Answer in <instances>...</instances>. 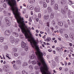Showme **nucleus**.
I'll return each instance as SVG.
<instances>
[{
  "label": "nucleus",
  "mask_w": 74,
  "mask_h": 74,
  "mask_svg": "<svg viewBox=\"0 0 74 74\" xmlns=\"http://www.w3.org/2000/svg\"><path fill=\"white\" fill-rule=\"evenodd\" d=\"M16 11L15 12H14L13 11V14L14 15L17 23L19 24L18 26L22 30V33L24 34L25 37V38H28V41L29 42H30L32 47L34 48V47H35L38 51L37 52H36V53L38 52L39 51H39L40 49L37 45V43L33 37H30L29 35V34L27 33V32L29 34H31L30 30H31V27H29L27 30L26 29L25 27V25L24 23H25V22H24V21H23L24 19H23V18L21 17V14L20 12H19L18 9L16 8Z\"/></svg>",
  "instance_id": "f257e3e1"
},
{
  "label": "nucleus",
  "mask_w": 74,
  "mask_h": 74,
  "mask_svg": "<svg viewBox=\"0 0 74 74\" xmlns=\"http://www.w3.org/2000/svg\"><path fill=\"white\" fill-rule=\"evenodd\" d=\"M6 1H7L10 7H11V9L13 12H15L16 11V8H18L17 7H14V6H15L16 4V1L15 0H6Z\"/></svg>",
  "instance_id": "f03ea898"
},
{
  "label": "nucleus",
  "mask_w": 74,
  "mask_h": 74,
  "mask_svg": "<svg viewBox=\"0 0 74 74\" xmlns=\"http://www.w3.org/2000/svg\"><path fill=\"white\" fill-rule=\"evenodd\" d=\"M10 42L12 44L14 43L15 42V44H18V42H19V40L17 38L15 40L14 38L12 37L10 39Z\"/></svg>",
  "instance_id": "7ed1b4c3"
},
{
  "label": "nucleus",
  "mask_w": 74,
  "mask_h": 74,
  "mask_svg": "<svg viewBox=\"0 0 74 74\" xmlns=\"http://www.w3.org/2000/svg\"><path fill=\"white\" fill-rule=\"evenodd\" d=\"M26 44L24 42H22L21 43V47L23 48H25V51H27L28 49V47L26 46Z\"/></svg>",
  "instance_id": "20e7f679"
},
{
  "label": "nucleus",
  "mask_w": 74,
  "mask_h": 74,
  "mask_svg": "<svg viewBox=\"0 0 74 74\" xmlns=\"http://www.w3.org/2000/svg\"><path fill=\"white\" fill-rule=\"evenodd\" d=\"M5 20L6 21V22L8 26H10L11 24L10 23V22L9 21V18L6 17L5 18Z\"/></svg>",
  "instance_id": "39448f33"
},
{
  "label": "nucleus",
  "mask_w": 74,
  "mask_h": 74,
  "mask_svg": "<svg viewBox=\"0 0 74 74\" xmlns=\"http://www.w3.org/2000/svg\"><path fill=\"white\" fill-rule=\"evenodd\" d=\"M5 34L6 36H9L11 34L10 31L8 30H7L5 32Z\"/></svg>",
  "instance_id": "423d86ee"
},
{
  "label": "nucleus",
  "mask_w": 74,
  "mask_h": 74,
  "mask_svg": "<svg viewBox=\"0 0 74 74\" xmlns=\"http://www.w3.org/2000/svg\"><path fill=\"white\" fill-rule=\"evenodd\" d=\"M49 16L48 14L45 15L44 16V19L46 20H47L48 19H49Z\"/></svg>",
  "instance_id": "0eeeda50"
},
{
  "label": "nucleus",
  "mask_w": 74,
  "mask_h": 74,
  "mask_svg": "<svg viewBox=\"0 0 74 74\" xmlns=\"http://www.w3.org/2000/svg\"><path fill=\"white\" fill-rule=\"evenodd\" d=\"M62 49L63 48H62V47L60 48L59 47H57L56 48V49L58 51H59V52H60V51H61V49Z\"/></svg>",
  "instance_id": "6e6552de"
},
{
  "label": "nucleus",
  "mask_w": 74,
  "mask_h": 74,
  "mask_svg": "<svg viewBox=\"0 0 74 74\" xmlns=\"http://www.w3.org/2000/svg\"><path fill=\"white\" fill-rule=\"evenodd\" d=\"M13 34V35H14V36H15V37H18V36H19V35H18V34L14 32Z\"/></svg>",
  "instance_id": "1a4fd4ad"
},
{
  "label": "nucleus",
  "mask_w": 74,
  "mask_h": 74,
  "mask_svg": "<svg viewBox=\"0 0 74 74\" xmlns=\"http://www.w3.org/2000/svg\"><path fill=\"white\" fill-rule=\"evenodd\" d=\"M40 9L38 8H36L35 10V11L36 12H40Z\"/></svg>",
  "instance_id": "9d476101"
},
{
  "label": "nucleus",
  "mask_w": 74,
  "mask_h": 74,
  "mask_svg": "<svg viewBox=\"0 0 74 74\" xmlns=\"http://www.w3.org/2000/svg\"><path fill=\"white\" fill-rule=\"evenodd\" d=\"M58 24L60 26H62L63 25V22L61 21L59 22L58 23Z\"/></svg>",
  "instance_id": "9b49d317"
},
{
  "label": "nucleus",
  "mask_w": 74,
  "mask_h": 74,
  "mask_svg": "<svg viewBox=\"0 0 74 74\" xmlns=\"http://www.w3.org/2000/svg\"><path fill=\"white\" fill-rule=\"evenodd\" d=\"M58 4H55V6L54 7V9L55 10H58Z\"/></svg>",
  "instance_id": "f8f14e48"
},
{
  "label": "nucleus",
  "mask_w": 74,
  "mask_h": 74,
  "mask_svg": "<svg viewBox=\"0 0 74 74\" xmlns=\"http://www.w3.org/2000/svg\"><path fill=\"white\" fill-rule=\"evenodd\" d=\"M43 7L44 8H46V7H47V3H45V2H43Z\"/></svg>",
  "instance_id": "ddd939ff"
},
{
  "label": "nucleus",
  "mask_w": 74,
  "mask_h": 74,
  "mask_svg": "<svg viewBox=\"0 0 74 74\" xmlns=\"http://www.w3.org/2000/svg\"><path fill=\"white\" fill-rule=\"evenodd\" d=\"M48 12H51L52 11V9L50 7H49L48 8Z\"/></svg>",
  "instance_id": "4468645a"
},
{
  "label": "nucleus",
  "mask_w": 74,
  "mask_h": 74,
  "mask_svg": "<svg viewBox=\"0 0 74 74\" xmlns=\"http://www.w3.org/2000/svg\"><path fill=\"white\" fill-rule=\"evenodd\" d=\"M29 1L30 4H33V3L35 2V0H29Z\"/></svg>",
  "instance_id": "2eb2a0df"
},
{
  "label": "nucleus",
  "mask_w": 74,
  "mask_h": 74,
  "mask_svg": "<svg viewBox=\"0 0 74 74\" xmlns=\"http://www.w3.org/2000/svg\"><path fill=\"white\" fill-rule=\"evenodd\" d=\"M4 41V38L3 37H0V42H2Z\"/></svg>",
  "instance_id": "dca6fc26"
},
{
  "label": "nucleus",
  "mask_w": 74,
  "mask_h": 74,
  "mask_svg": "<svg viewBox=\"0 0 74 74\" xmlns=\"http://www.w3.org/2000/svg\"><path fill=\"white\" fill-rule=\"evenodd\" d=\"M69 36L71 38H73L74 37V34L71 33L69 35Z\"/></svg>",
  "instance_id": "f3484780"
},
{
  "label": "nucleus",
  "mask_w": 74,
  "mask_h": 74,
  "mask_svg": "<svg viewBox=\"0 0 74 74\" xmlns=\"http://www.w3.org/2000/svg\"><path fill=\"white\" fill-rule=\"evenodd\" d=\"M29 8L30 10H33L34 8H33V7L32 5H30L29 6Z\"/></svg>",
  "instance_id": "a211bd4d"
},
{
  "label": "nucleus",
  "mask_w": 74,
  "mask_h": 74,
  "mask_svg": "<svg viewBox=\"0 0 74 74\" xmlns=\"http://www.w3.org/2000/svg\"><path fill=\"white\" fill-rule=\"evenodd\" d=\"M66 3V2L64 1H61V4L62 5H64Z\"/></svg>",
  "instance_id": "6ab92c4d"
},
{
  "label": "nucleus",
  "mask_w": 74,
  "mask_h": 74,
  "mask_svg": "<svg viewBox=\"0 0 74 74\" xmlns=\"http://www.w3.org/2000/svg\"><path fill=\"white\" fill-rule=\"evenodd\" d=\"M68 25L67 24H64V27L65 28V29H67L68 27Z\"/></svg>",
  "instance_id": "aec40b11"
},
{
  "label": "nucleus",
  "mask_w": 74,
  "mask_h": 74,
  "mask_svg": "<svg viewBox=\"0 0 74 74\" xmlns=\"http://www.w3.org/2000/svg\"><path fill=\"white\" fill-rule=\"evenodd\" d=\"M22 73L23 74H28V73H27V72L24 70L23 71Z\"/></svg>",
  "instance_id": "412c9836"
},
{
  "label": "nucleus",
  "mask_w": 74,
  "mask_h": 74,
  "mask_svg": "<svg viewBox=\"0 0 74 74\" xmlns=\"http://www.w3.org/2000/svg\"><path fill=\"white\" fill-rule=\"evenodd\" d=\"M68 4H70V5H71V4H74V3H73V2L71 1V0H70L69 1L68 3Z\"/></svg>",
  "instance_id": "4be33fe9"
},
{
  "label": "nucleus",
  "mask_w": 74,
  "mask_h": 74,
  "mask_svg": "<svg viewBox=\"0 0 74 74\" xmlns=\"http://www.w3.org/2000/svg\"><path fill=\"white\" fill-rule=\"evenodd\" d=\"M28 64L27 62H24L23 63V65L24 66H27Z\"/></svg>",
  "instance_id": "5701e85b"
},
{
  "label": "nucleus",
  "mask_w": 74,
  "mask_h": 74,
  "mask_svg": "<svg viewBox=\"0 0 74 74\" xmlns=\"http://www.w3.org/2000/svg\"><path fill=\"white\" fill-rule=\"evenodd\" d=\"M16 62H17L18 64H21V62L20 60H17L16 61Z\"/></svg>",
  "instance_id": "b1692460"
},
{
  "label": "nucleus",
  "mask_w": 74,
  "mask_h": 74,
  "mask_svg": "<svg viewBox=\"0 0 74 74\" xmlns=\"http://www.w3.org/2000/svg\"><path fill=\"white\" fill-rule=\"evenodd\" d=\"M55 60L56 62H58L59 61V58H58V57L56 56L55 58Z\"/></svg>",
  "instance_id": "393cba45"
},
{
  "label": "nucleus",
  "mask_w": 74,
  "mask_h": 74,
  "mask_svg": "<svg viewBox=\"0 0 74 74\" xmlns=\"http://www.w3.org/2000/svg\"><path fill=\"white\" fill-rule=\"evenodd\" d=\"M29 69H30V70H33V67H32V65H29Z\"/></svg>",
  "instance_id": "a878e982"
},
{
  "label": "nucleus",
  "mask_w": 74,
  "mask_h": 74,
  "mask_svg": "<svg viewBox=\"0 0 74 74\" xmlns=\"http://www.w3.org/2000/svg\"><path fill=\"white\" fill-rule=\"evenodd\" d=\"M13 51L14 52H16L17 51V49L16 48H13Z\"/></svg>",
  "instance_id": "bb28decb"
},
{
  "label": "nucleus",
  "mask_w": 74,
  "mask_h": 74,
  "mask_svg": "<svg viewBox=\"0 0 74 74\" xmlns=\"http://www.w3.org/2000/svg\"><path fill=\"white\" fill-rule=\"evenodd\" d=\"M41 14L40 13H39L38 14V18H41Z\"/></svg>",
  "instance_id": "cd10ccee"
},
{
  "label": "nucleus",
  "mask_w": 74,
  "mask_h": 74,
  "mask_svg": "<svg viewBox=\"0 0 74 74\" xmlns=\"http://www.w3.org/2000/svg\"><path fill=\"white\" fill-rule=\"evenodd\" d=\"M4 48L5 50H7V49H8V46H4Z\"/></svg>",
  "instance_id": "c85d7f7f"
},
{
  "label": "nucleus",
  "mask_w": 74,
  "mask_h": 74,
  "mask_svg": "<svg viewBox=\"0 0 74 74\" xmlns=\"http://www.w3.org/2000/svg\"><path fill=\"white\" fill-rule=\"evenodd\" d=\"M54 16V14H53V13H51V18H53Z\"/></svg>",
  "instance_id": "c756f323"
},
{
  "label": "nucleus",
  "mask_w": 74,
  "mask_h": 74,
  "mask_svg": "<svg viewBox=\"0 0 74 74\" xmlns=\"http://www.w3.org/2000/svg\"><path fill=\"white\" fill-rule=\"evenodd\" d=\"M34 56L33 55H32V56H31L30 57V59H34Z\"/></svg>",
  "instance_id": "7c9ffc66"
},
{
  "label": "nucleus",
  "mask_w": 74,
  "mask_h": 74,
  "mask_svg": "<svg viewBox=\"0 0 74 74\" xmlns=\"http://www.w3.org/2000/svg\"><path fill=\"white\" fill-rule=\"evenodd\" d=\"M54 4V0H51V5H53Z\"/></svg>",
  "instance_id": "2f4dec72"
},
{
  "label": "nucleus",
  "mask_w": 74,
  "mask_h": 74,
  "mask_svg": "<svg viewBox=\"0 0 74 74\" xmlns=\"http://www.w3.org/2000/svg\"><path fill=\"white\" fill-rule=\"evenodd\" d=\"M61 13H62V14H64V12H65V11H64V10L63 9H62L61 10Z\"/></svg>",
  "instance_id": "473e14b6"
},
{
  "label": "nucleus",
  "mask_w": 74,
  "mask_h": 74,
  "mask_svg": "<svg viewBox=\"0 0 74 74\" xmlns=\"http://www.w3.org/2000/svg\"><path fill=\"white\" fill-rule=\"evenodd\" d=\"M70 74H74V71L71 70L69 72Z\"/></svg>",
  "instance_id": "72a5a7b5"
},
{
  "label": "nucleus",
  "mask_w": 74,
  "mask_h": 74,
  "mask_svg": "<svg viewBox=\"0 0 74 74\" xmlns=\"http://www.w3.org/2000/svg\"><path fill=\"white\" fill-rule=\"evenodd\" d=\"M51 40V38L48 37L46 39L47 41H50Z\"/></svg>",
  "instance_id": "f704fd0d"
},
{
  "label": "nucleus",
  "mask_w": 74,
  "mask_h": 74,
  "mask_svg": "<svg viewBox=\"0 0 74 74\" xmlns=\"http://www.w3.org/2000/svg\"><path fill=\"white\" fill-rule=\"evenodd\" d=\"M13 67L15 69H16V65L15 64H13Z\"/></svg>",
  "instance_id": "c9c22d12"
},
{
  "label": "nucleus",
  "mask_w": 74,
  "mask_h": 74,
  "mask_svg": "<svg viewBox=\"0 0 74 74\" xmlns=\"http://www.w3.org/2000/svg\"><path fill=\"white\" fill-rule=\"evenodd\" d=\"M3 70L5 71H7V67L6 66H4L3 68Z\"/></svg>",
  "instance_id": "e433bc0d"
},
{
  "label": "nucleus",
  "mask_w": 74,
  "mask_h": 74,
  "mask_svg": "<svg viewBox=\"0 0 74 74\" xmlns=\"http://www.w3.org/2000/svg\"><path fill=\"white\" fill-rule=\"evenodd\" d=\"M52 23L53 24V25H55V22L54 20H53L52 21Z\"/></svg>",
  "instance_id": "4c0bfd02"
},
{
  "label": "nucleus",
  "mask_w": 74,
  "mask_h": 74,
  "mask_svg": "<svg viewBox=\"0 0 74 74\" xmlns=\"http://www.w3.org/2000/svg\"><path fill=\"white\" fill-rule=\"evenodd\" d=\"M32 63L33 64H36V62H35V61H32Z\"/></svg>",
  "instance_id": "58836bf2"
},
{
  "label": "nucleus",
  "mask_w": 74,
  "mask_h": 74,
  "mask_svg": "<svg viewBox=\"0 0 74 74\" xmlns=\"http://www.w3.org/2000/svg\"><path fill=\"white\" fill-rule=\"evenodd\" d=\"M23 14H25L26 13V10L24 9L23 11L22 12Z\"/></svg>",
  "instance_id": "ea45409f"
},
{
  "label": "nucleus",
  "mask_w": 74,
  "mask_h": 74,
  "mask_svg": "<svg viewBox=\"0 0 74 74\" xmlns=\"http://www.w3.org/2000/svg\"><path fill=\"white\" fill-rule=\"evenodd\" d=\"M46 25L47 26L49 27V22H48L46 23Z\"/></svg>",
  "instance_id": "a19ab883"
},
{
  "label": "nucleus",
  "mask_w": 74,
  "mask_h": 74,
  "mask_svg": "<svg viewBox=\"0 0 74 74\" xmlns=\"http://www.w3.org/2000/svg\"><path fill=\"white\" fill-rule=\"evenodd\" d=\"M65 10H66V11H67V10H68V7H67V6H65Z\"/></svg>",
  "instance_id": "79ce46f5"
},
{
  "label": "nucleus",
  "mask_w": 74,
  "mask_h": 74,
  "mask_svg": "<svg viewBox=\"0 0 74 74\" xmlns=\"http://www.w3.org/2000/svg\"><path fill=\"white\" fill-rule=\"evenodd\" d=\"M70 14H71V12L70 11H69L68 13V16H70Z\"/></svg>",
  "instance_id": "37998d69"
},
{
  "label": "nucleus",
  "mask_w": 74,
  "mask_h": 74,
  "mask_svg": "<svg viewBox=\"0 0 74 74\" xmlns=\"http://www.w3.org/2000/svg\"><path fill=\"white\" fill-rule=\"evenodd\" d=\"M14 55L15 56H18V54L17 53H15Z\"/></svg>",
  "instance_id": "c03bdc74"
},
{
  "label": "nucleus",
  "mask_w": 74,
  "mask_h": 74,
  "mask_svg": "<svg viewBox=\"0 0 74 74\" xmlns=\"http://www.w3.org/2000/svg\"><path fill=\"white\" fill-rule=\"evenodd\" d=\"M46 31H47L48 32L49 31V28L48 27H46Z\"/></svg>",
  "instance_id": "a18cd8bd"
},
{
  "label": "nucleus",
  "mask_w": 74,
  "mask_h": 74,
  "mask_svg": "<svg viewBox=\"0 0 74 74\" xmlns=\"http://www.w3.org/2000/svg\"><path fill=\"white\" fill-rule=\"evenodd\" d=\"M3 18V16L1 15L0 16V19L1 20L2 19V18Z\"/></svg>",
  "instance_id": "49530a36"
},
{
  "label": "nucleus",
  "mask_w": 74,
  "mask_h": 74,
  "mask_svg": "<svg viewBox=\"0 0 74 74\" xmlns=\"http://www.w3.org/2000/svg\"><path fill=\"white\" fill-rule=\"evenodd\" d=\"M43 54L44 56H45L46 55V53L45 52H43Z\"/></svg>",
  "instance_id": "de8ad7c7"
},
{
  "label": "nucleus",
  "mask_w": 74,
  "mask_h": 74,
  "mask_svg": "<svg viewBox=\"0 0 74 74\" xmlns=\"http://www.w3.org/2000/svg\"><path fill=\"white\" fill-rule=\"evenodd\" d=\"M29 22H32V19H31V18H29Z\"/></svg>",
  "instance_id": "09e8293b"
},
{
  "label": "nucleus",
  "mask_w": 74,
  "mask_h": 74,
  "mask_svg": "<svg viewBox=\"0 0 74 74\" xmlns=\"http://www.w3.org/2000/svg\"><path fill=\"white\" fill-rule=\"evenodd\" d=\"M65 37L66 38H68V35L67 34H66L65 35Z\"/></svg>",
  "instance_id": "8fccbe9b"
},
{
  "label": "nucleus",
  "mask_w": 74,
  "mask_h": 74,
  "mask_svg": "<svg viewBox=\"0 0 74 74\" xmlns=\"http://www.w3.org/2000/svg\"><path fill=\"white\" fill-rule=\"evenodd\" d=\"M3 10V8H0V11H2Z\"/></svg>",
  "instance_id": "3c124183"
},
{
  "label": "nucleus",
  "mask_w": 74,
  "mask_h": 74,
  "mask_svg": "<svg viewBox=\"0 0 74 74\" xmlns=\"http://www.w3.org/2000/svg\"><path fill=\"white\" fill-rule=\"evenodd\" d=\"M48 51L50 52H52V50H50V49H48Z\"/></svg>",
  "instance_id": "603ef678"
},
{
  "label": "nucleus",
  "mask_w": 74,
  "mask_h": 74,
  "mask_svg": "<svg viewBox=\"0 0 74 74\" xmlns=\"http://www.w3.org/2000/svg\"><path fill=\"white\" fill-rule=\"evenodd\" d=\"M7 74H12L11 72H8Z\"/></svg>",
  "instance_id": "864d4df0"
},
{
  "label": "nucleus",
  "mask_w": 74,
  "mask_h": 74,
  "mask_svg": "<svg viewBox=\"0 0 74 74\" xmlns=\"http://www.w3.org/2000/svg\"><path fill=\"white\" fill-rule=\"evenodd\" d=\"M6 57L7 58H8L9 59H11V58H10V57H8V56H7V55H6Z\"/></svg>",
  "instance_id": "5fc2aeb1"
},
{
  "label": "nucleus",
  "mask_w": 74,
  "mask_h": 74,
  "mask_svg": "<svg viewBox=\"0 0 74 74\" xmlns=\"http://www.w3.org/2000/svg\"><path fill=\"white\" fill-rule=\"evenodd\" d=\"M68 69H65V71H68Z\"/></svg>",
  "instance_id": "6e6d98bb"
},
{
  "label": "nucleus",
  "mask_w": 74,
  "mask_h": 74,
  "mask_svg": "<svg viewBox=\"0 0 74 74\" xmlns=\"http://www.w3.org/2000/svg\"><path fill=\"white\" fill-rule=\"evenodd\" d=\"M0 71L1 72H3L2 69H1V68H0Z\"/></svg>",
  "instance_id": "4d7b16f0"
},
{
  "label": "nucleus",
  "mask_w": 74,
  "mask_h": 74,
  "mask_svg": "<svg viewBox=\"0 0 74 74\" xmlns=\"http://www.w3.org/2000/svg\"><path fill=\"white\" fill-rule=\"evenodd\" d=\"M53 72H54V73H56V71L55 70H53Z\"/></svg>",
  "instance_id": "13d9d810"
},
{
  "label": "nucleus",
  "mask_w": 74,
  "mask_h": 74,
  "mask_svg": "<svg viewBox=\"0 0 74 74\" xmlns=\"http://www.w3.org/2000/svg\"><path fill=\"white\" fill-rule=\"evenodd\" d=\"M59 32H60V33H61V34H62V31H61V30H59Z\"/></svg>",
  "instance_id": "bf43d9fd"
},
{
  "label": "nucleus",
  "mask_w": 74,
  "mask_h": 74,
  "mask_svg": "<svg viewBox=\"0 0 74 74\" xmlns=\"http://www.w3.org/2000/svg\"><path fill=\"white\" fill-rule=\"evenodd\" d=\"M53 53L54 54H55L56 53H55V51H53Z\"/></svg>",
  "instance_id": "052dcab7"
},
{
  "label": "nucleus",
  "mask_w": 74,
  "mask_h": 74,
  "mask_svg": "<svg viewBox=\"0 0 74 74\" xmlns=\"http://www.w3.org/2000/svg\"><path fill=\"white\" fill-rule=\"evenodd\" d=\"M38 18H37L36 19V22H38Z\"/></svg>",
  "instance_id": "680f3d73"
},
{
  "label": "nucleus",
  "mask_w": 74,
  "mask_h": 74,
  "mask_svg": "<svg viewBox=\"0 0 74 74\" xmlns=\"http://www.w3.org/2000/svg\"><path fill=\"white\" fill-rule=\"evenodd\" d=\"M46 1L47 3H49V0H47Z\"/></svg>",
  "instance_id": "e2e57ef3"
},
{
  "label": "nucleus",
  "mask_w": 74,
  "mask_h": 74,
  "mask_svg": "<svg viewBox=\"0 0 74 74\" xmlns=\"http://www.w3.org/2000/svg\"><path fill=\"white\" fill-rule=\"evenodd\" d=\"M58 39L60 41H61V38H58Z\"/></svg>",
  "instance_id": "0e129e2a"
},
{
  "label": "nucleus",
  "mask_w": 74,
  "mask_h": 74,
  "mask_svg": "<svg viewBox=\"0 0 74 74\" xmlns=\"http://www.w3.org/2000/svg\"><path fill=\"white\" fill-rule=\"evenodd\" d=\"M25 17L26 18H28V15H26L25 16Z\"/></svg>",
  "instance_id": "69168bd1"
},
{
  "label": "nucleus",
  "mask_w": 74,
  "mask_h": 74,
  "mask_svg": "<svg viewBox=\"0 0 74 74\" xmlns=\"http://www.w3.org/2000/svg\"><path fill=\"white\" fill-rule=\"evenodd\" d=\"M36 33H38V30H36Z\"/></svg>",
  "instance_id": "338daca9"
},
{
  "label": "nucleus",
  "mask_w": 74,
  "mask_h": 74,
  "mask_svg": "<svg viewBox=\"0 0 74 74\" xmlns=\"http://www.w3.org/2000/svg\"><path fill=\"white\" fill-rule=\"evenodd\" d=\"M16 74H19V73L18 72H17L16 73Z\"/></svg>",
  "instance_id": "774afa93"
}]
</instances>
